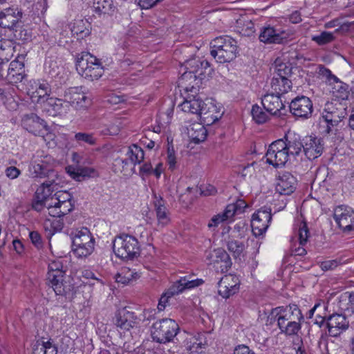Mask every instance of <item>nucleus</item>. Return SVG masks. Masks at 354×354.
I'll return each instance as SVG.
<instances>
[{"instance_id":"nucleus-61","label":"nucleus","mask_w":354,"mask_h":354,"mask_svg":"<svg viewBox=\"0 0 354 354\" xmlns=\"http://www.w3.org/2000/svg\"><path fill=\"white\" fill-rule=\"evenodd\" d=\"M199 189L201 194L204 196L214 195L217 192L216 187L210 184L201 185Z\"/></svg>"},{"instance_id":"nucleus-3","label":"nucleus","mask_w":354,"mask_h":354,"mask_svg":"<svg viewBox=\"0 0 354 354\" xmlns=\"http://www.w3.org/2000/svg\"><path fill=\"white\" fill-rule=\"evenodd\" d=\"M210 55L218 63L230 62L238 54L237 41L228 35L216 37L210 43Z\"/></svg>"},{"instance_id":"nucleus-57","label":"nucleus","mask_w":354,"mask_h":354,"mask_svg":"<svg viewBox=\"0 0 354 354\" xmlns=\"http://www.w3.org/2000/svg\"><path fill=\"white\" fill-rule=\"evenodd\" d=\"M256 162H253L247 165H239L236 172L241 174V177H246L247 176H252L254 174V165Z\"/></svg>"},{"instance_id":"nucleus-48","label":"nucleus","mask_w":354,"mask_h":354,"mask_svg":"<svg viewBox=\"0 0 354 354\" xmlns=\"http://www.w3.org/2000/svg\"><path fill=\"white\" fill-rule=\"evenodd\" d=\"M347 261L348 260L345 259L344 257H340L335 259L322 261L320 268L323 271L333 270L337 266L346 263Z\"/></svg>"},{"instance_id":"nucleus-58","label":"nucleus","mask_w":354,"mask_h":354,"mask_svg":"<svg viewBox=\"0 0 354 354\" xmlns=\"http://www.w3.org/2000/svg\"><path fill=\"white\" fill-rule=\"evenodd\" d=\"M167 162L169 166V169L171 171H173L176 168V158L173 147L171 149L169 147L167 149Z\"/></svg>"},{"instance_id":"nucleus-13","label":"nucleus","mask_w":354,"mask_h":354,"mask_svg":"<svg viewBox=\"0 0 354 354\" xmlns=\"http://www.w3.org/2000/svg\"><path fill=\"white\" fill-rule=\"evenodd\" d=\"M272 220L271 209L263 207L253 214L251 227L255 236L263 235L268 230Z\"/></svg>"},{"instance_id":"nucleus-24","label":"nucleus","mask_w":354,"mask_h":354,"mask_svg":"<svg viewBox=\"0 0 354 354\" xmlns=\"http://www.w3.org/2000/svg\"><path fill=\"white\" fill-rule=\"evenodd\" d=\"M155 198L153 207L157 219V227L158 229H162L167 226L171 222L170 213L165 205V201L162 197L158 198L155 196Z\"/></svg>"},{"instance_id":"nucleus-11","label":"nucleus","mask_w":354,"mask_h":354,"mask_svg":"<svg viewBox=\"0 0 354 354\" xmlns=\"http://www.w3.org/2000/svg\"><path fill=\"white\" fill-rule=\"evenodd\" d=\"M50 93L51 87L46 81H30L27 94L33 103L42 106L50 98Z\"/></svg>"},{"instance_id":"nucleus-47","label":"nucleus","mask_w":354,"mask_h":354,"mask_svg":"<svg viewBox=\"0 0 354 354\" xmlns=\"http://www.w3.org/2000/svg\"><path fill=\"white\" fill-rule=\"evenodd\" d=\"M251 114L253 120L257 124H263L266 122L269 119V115L264 111L261 107L257 104H254L252 107Z\"/></svg>"},{"instance_id":"nucleus-56","label":"nucleus","mask_w":354,"mask_h":354,"mask_svg":"<svg viewBox=\"0 0 354 354\" xmlns=\"http://www.w3.org/2000/svg\"><path fill=\"white\" fill-rule=\"evenodd\" d=\"M244 245L238 241L232 240L227 243V249L232 252L235 257H238L243 252Z\"/></svg>"},{"instance_id":"nucleus-53","label":"nucleus","mask_w":354,"mask_h":354,"mask_svg":"<svg viewBox=\"0 0 354 354\" xmlns=\"http://www.w3.org/2000/svg\"><path fill=\"white\" fill-rule=\"evenodd\" d=\"M74 140L80 145L86 143L89 145H95L96 144V138L93 133L79 132L75 134Z\"/></svg>"},{"instance_id":"nucleus-5","label":"nucleus","mask_w":354,"mask_h":354,"mask_svg":"<svg viewBox=\"0 0 354 354\" xmlns=\"http://www.w3.org/2000/svg\"><path fill=\"white\" fill-rule=\"evenodd\" d=\"M113 249L115 255L122 259H133L140 254L138 239L127 234H122L115 238Z\"/></svg>"},{"instance_id":"nucleus-27","label":"nucleus","mask_w":354,"mask_h":354,"mask_svg":"<svg viewBox=\"0 0 354 354\" xmlns=\"http://www.w3.org/2000/svg\"><path fill=\"white\" fill-rule=\"evenodd\" d=\"M337 102H327L322 113L323 121L326 124V129L325 131L328 133L331 131V128L338 124V120L337 115Z\"/></svg>"},{"instance_id":"nucleus-50","label":"nucleus","mask_w":354,"mask_h":354,"mask_svg":"<svg viewBox=\"0 0 354 354\" xmlns=\"http://www.w3.org/2000/svg\"><path fill=\"white\" fill-rule=\"evenodd\" d=\"M348 86L344 82H339L333 88V95L340 100H346L348 97Z\"/></svg>"},{"instance_id":"nucleus-52","label":"nucleus","mask_w":354,"mask_h":354,"mask_svg":"<svg viewBox=\"0 0 354 354\" xmlns=\"http://www.w3.org/2000/svg\"><path fill=\"white\" fill-rule=\"evenodd\" d=\"M292 74V67L286 63H281L276 65L273 77L288 78Z\"/></svg>"},{"instance_id":"nucleus-21","label":"nucleus","mask_w":354,"mask_h":354,"mask_svg":"<svg viewBox=\"0 0 354 354\" xmlns=\"http://www.w3.org/2000/svg\"><path fill=\"white\" fill-rule=\"evenodd\" d=\"M42 111L49 116L66 115L70 110L68 102L66 99L50 97L41 106Z\"/></svg>"},{"instance_id":"nucleus-16","label":"nucleus","mask_w":354,"mask_h":354,"mask_svg":"<svg viewBox=\"0 0 354 354\" xmlns=\"http://www.w3.org/2000/svg\"><path fill=\"white\" fill-rule=\"evenodd\" d=\"M193 68L185 71L178 80V86L184 94L191 93L192 95L198 93V84L202 80Z\"/></svg>"},{"instance_id":"nucleus-17","label":"nucleus","mask_w":354,"mask_h":354,"mask_svg":"<svg viewBox=\"0 0 354 354\" xmlns=\"http://www.w3.org/2000/svg\"><path fill=\"white\" fill-rule=\"evenodd\" d=\"M64 97L69 106L71 105L77 109L88 108L91 104V97L82 91V87L68 88L64 94Z\"/></svg>"},{"instance_id":"nucleus-7","label":"nucleus","mask_w":354,"mask_h":354,"mask_svg":"<svg viewBox=\"0 0 354 354\" xmlns=\"http://www.w3.org/2000/svg\"><path fill=\"white\" fill-rule=\"evenodd\" d=\"M179 330L178 324L171 319H162L153 324L151 336L154 341L165 344L173 340Z\"/></svg>"},{"instance_id":"nucleus-14","label":"nucleus","mask_w":354,"mask_h":354,"mask_svg":"<svg viewBox=\"0 0 354 354\" xmlns=\"http://www.w3.org/2000/svg\"><path fill=\"white\" fill-rule=\"evenodd\" d=\"M246 207L245 201L238 199L235 203L227 205L222 213L214 216L209 221L208 227H217L221 223L232 218L235 214L243 213Z\"/></svg>"},{"instance_id":"nucleus-37","label":"nucleus","mask_w":354,"mask_h":354,"mask_svg":"<svg viewBox=\"0 0 354 354\" xmlns=\"http://www.w3.org/2000/svg\"><path fill=\"white\" fill-rule=\"evenodd\" d=\"M66 171L71 177H95L98 175L92 167H78L75 165L67 166Z\"/></svg>"},{"instance_id":"nucleus-59","label":"nucleus","mask_w":354,"mask_h":354,"mask_svg":"<svg viewBox=\"0 0 354 354\" xmlns=\"http://www.w3.org/2000/svg\"><path fill=\"white\" fill-rule=\"evenodd\" d=\"M30 239L32 243L37 248L43 245L42 239L40 234L37 231H32L29 234Z\"/></svg>"},{"instance_id":"nucleus-46","label":"nucleus","mask_w":354,"mask_h":354,"mask_svg":"<svg viewBox=\"0 0 354 354\" xmlns=\"http://www.w3.org/2000/svg\"><path fill=\"white\" fill-rule=\"evenodd\" d=\"M187 65L190 66V68H193L196 71V73L198 75L199 77L201 79L205 76V73H206V70L210 67V64L209 62L207 60H196L193 59L190 60L187 63Z\"/></svg>"},{"instance_id":"nucleus-43","label":"nucleus","mask_w":354,"mask_h":354,"mask_svg":"<svg viewBox=\"0 0 354 354\" xmlns=\"http://www.w3.org/2000/svg\"><path fill=\"white\" fill-rule=\"evenodd\" d=\"M95 10L98 14L112 15L116 7L113 4V0H97L95 3Z\"/></svg>"},{"instance_id":"nucleus-54","label":"nucleus","mask_w":354,"mask_h":354,"mask_svg":"<svg viewBox=\"0 0 354 354\" xmlns=\"http://www.w3.org/2000/svg\"><path fill=\"white\" fill-rule=\"evenodd\" d=\"M297 234L299 245H305L308 242L310 234L309 230L306 222L302 221L299 223Z\"/></svg>"},{"instance_id":"nucleus-30","label":"nucleus","mask_w":354,"mask_h":354,"mask_svg":"<svg viewBox=\"0 0 354 354\" xmlns=\"http://www.w3.org/2000/svg\"><path fill=\"white\" fill-rule=\"evenodd\" d=\"M184 97V101L180 104L183 111L198 114L201 111V104H203V100L198 96V94L192 95L191 93H187Z\"/></svg>"},{"instance_id":"nucleus-26","label":"nucleus","mask_w":354,"mask_h":354,"mask_svg":"<svg viewBox=\"0 0 354 354\" xmlns=\"http://www.w3.org/2000/svg\"><path fill=\"white\" fill-rule=\"evenodd\" d=\"M43 227L47 239L50 241L51 238L56 233L60 232L64 227L63 218L59 216H49L43 221Z\"/></svg>"},{"instance_id":"nucleus-39","label":"nucleus","mask_w":354,"mask_h":354,"mask_svg":"<svg viewBox=\"0 0 354 354\" xmlns=\"http://www.w3.org/2000/svg\"><path fill=\"white\" fill-rule=\"evenodd\" d=\"M8 41L11 43L15 41V43L19 41L25 42L31 39V35L27 30L23 28V24H21L19 28H15L9 32Z\"/></svg>"},{"instance_id":"nucleus-22","label":"nucleus","mask_w":354,"mask_h":354,"mask_svg":"<svg viewBox=\"0 0 354 354\" xmlns=\"http://www.w3.org/2000/svg\"><path fill=\"white\" fill-rule=\"evenodd\" d=\"M349 326V322L342 314H333L326 320V327L328 335L337 337L346 331Z\"/></svg>"},{"instance_id":"nucleus-36","label":"nucleus","mask_w":354,"mask_h":354,"mask_svg":"<svg viewBox=\"0 0 354 354\" xmlns=\"http://www.w3.org/2000/svg\"><path fill=\"white\" fill-rule=\"evenodd\" d=\"M230 279V277L225 276V277L221 278V279L218 282V292L223 298H229L239 290V286L238 284H230L229 280Z\"/></svg>"},{"instance_id":"nucleus-49","label":"nucleus","mask_w":354,"mask_h":354,"mask_svg":"<svg viewBox=\"0 0 354 354\" xmlns=\"http://www.w3.org/2000/svg\"><path fill=\"white\" fill-rule=\"evenodd\" d=\"M71 199L72 196L69 192L57 189L53 194L50 201L53 206H55L57 204L71 202Z\"/></svg>"},{"instance_id":"nucleus-45","label":"nucleus","mask_w":354,"mask_h":354,"mask_svg":"<svg viewBox=\"0 0 354 354\" xmlns=\"http://www.w3.org/2000/svg\"><path fill=\"white\" fill-rule=\"evenodd\" d=\"M14 53L13 44L10 41L2 39L0 41V60L8 62Z\"/></svg>"},{"instance_id":"nucleus-63","label":"nucleus","mask_w":354,"mask_h":354,"mask_svg":"<svg viewBox=\"0 0 354 354\" xmlns=\"http://www.w3.org/2000/svg\"><path fill=\"white\" fill-rule=\"evenodd\" d=\"M205 347L202 345L196 344V341H190V345L188 346V349L191 353H200L203 352V349Z\"/></svg>"},{"instance_id":"nucleus-34","label":"nucleus","mask_w":354,"mask_h":354,"mask_svg":"<svg viewBox=\"0 0 354 354\" xmlns=\"http://www.w3.org/2000/svg\"><path fill=\"white\" fill-rule=\"evenodd\" d=\"M59 189L57 183H55V180L46 181L43 183L40 187H39L35 192V196L37 198H44L45 200H51L53 195V193Z\"/></svg>"},{"instance_id":"nucleus-33","label":"nucleus","mask_w":354,"mask_h":354,"mask_svg":"<svg viewBox=\"0 0 354 354\" xmlns=\"http://www.w3.org/2000/svg\"><path fill=\"white\" fill-rule=\"evenodd\" d=\"M213 263L214 264H220L219 268L222 272H227L231 268L232 261L230 255L225 250L222 248H218L214 250Z\"/></svg>"},{"instance_id":"nucleus-64","label":"nucleus","mask_w":354,"mask_h":354,"mask_svg":"<svg viewBox=\"0 0 354 354\" xmlns=\"http://www.w3.org/2000/svg\"><path fill=\"white\" fill-rule=\"evenodd\" d=\"M72 160L74 162V165L78 167H84L83 166V164L84 163L83 156L81 154L77 152H73L72 153Z\"/></svg>"},{"instance_id":"nucleus-42","label":"nucleus","mask_w":354,"mask_h":354,"mask_svg":"<svg viewBox=\"0 0 354 354\" xmlns=\"http://www.w3.org/2000/svg\"><path fill=\"white\" fill-rule=\"evenodd\" d=\"M237 31L245 37H251L255 32L254 24L251 20H244L239 19L236 21Z\"/></svg>"},{"instance_id":"nucleus-6","label":"nucleus","mask_w":354,"mask_h":354,"mask_svg":"<svg viewBox=\"0 0 354 354\" xmlns=\"http://www.w3.org/2000/svg\"><path fill=\"white\" fill-rule=\"evenodd\" d=\"M204 281L201 279H192L191 275H185L180 277L174 282L166 292L161 296L158 308L159 310H163L168 302L169 298L174 295H179L186 290H190L202 285Z\"/></svg>"},{"instance_id":"nucleus-8","label":"nucleus","mask_w":354,"mask_h":354,"mask_svg":"<svg viewBox=\"0 0 354 354\" xmlns=\"http://www.w3.org/2000/svg\"><path fill=\"white\" fill-rule=\"evenodd\" d=\"M94 245L95 239L86 227L77 231L73 237V251L78 257H86L90 255L94 250Z\"/></svg>"},{"instance_id":"nucleus-9","label":"nucleus","mask_w":354,"mask_h":354,"mask_svg":"<svg viewBox=\"0 0 354 354\" xmlns=\"http://www.w3.org/2000/svg\"><path fill=\"white\" fill-rule=\"evenodd\" d=\"M290 155L282 140L272 142L266 152V162L274 167H283L289 160Z\"/></svg>"},{"instance_id":"nucleus-2","label":"nucleus","mask_w":354,"mask_h":354,"mask_svg":"<svg viewBox=\"0 0 354 354\" xmlns=\"http://www.w3.org/2000/svg\"><path fill=\"white\" fill-rule=\"evenodd\" d=\"M281 308L278 316V327L281 333L287 336L297 335L301 330V322L304 319L301 310L295 304Z\"/></svg>"},{"instance_id":"nucleus-35","label":"nucleus","mask_w":354,"mask_h":354,"mask_svg":"<svg viewBox=\"0 0 354 354\" xmlns=\"http://www.w3.org/2000/svg\"><path fill=\"white\" fill-rule=\"evenodd\" d=\"M200 109L201 111H200L197 115L200 117V119L205 123H207V124H212L218 120L220 117L214 115L216 109L212 103L207 104L203 101V104H201Z\"/></svg>"},{"instance_id":"nucleus-18","label":"nucleus","mask_w":354,"mask_h":354,"mask_svg":"<svg viewBox=\"0 0 354 354\" xmlns=\"http://www.w3.org/2000/svg\"><path fill=\"white\" fill-rule=\"evenodd\" d=\"M23 12L18 8H8L0 13V26L6 29V32H10L15 28H19Z\"/></svg>"},{"instance_id":"nucleus-38","label":"nucleus","mask_w":354,"mask_h":354,"mask_svg":"<svg viewBox=\"0 0 354 354\" xmlns=\"http://www.w3.org/2000/svg\"><path fill=\"white\" fill-rule=\"evenodd\" d=\"M292 82L288 78L272 77V89L279 95L287 93L292 88Z\"/></svg>"},{"instance_id":"nucleus-1","label":"nucleus","mask_w":354,"mask_h":354,"mask_svg":"<svg viewBox=\"0 0 354 354\" xmlns=\"http://www.w3.org/2000/svg\"><path fill=\"white\" fill-rule=\"evenodd\" d=\"M62 262L53 261L48 264L47 279L56 295L71 300L75 294V288L72 280L66 275Z\"/></svg>"},{"instance_id":"nucleus-19","label":"nucleus","mask_w":354,"mask_h":354,"mask_svg":"<svg viewBox=\"0 0 354 354\" xmlns=\"http://www.w3.org/2000/svg\"><path fill=\"white\" fill-rule=\"evenodd\" d=\"M290 111L297 118H308L311 116L313 106L311 100L306 96H297L290 104Z\"/></svg>"},{"instance_id":"nucleus-44","label":"nucleus","mask_w":354,"mask_h":354,"mask_svg":"<svg viewBox=\"0 0 354 354\" xmlns=\"http://www.w3.org/2000/svg\"><path fill=\"white\" fill-rule=\"evenodd\" d=\"M74 208L71 202H66L61 204H57L53 206L50 210L49 216L63 217L71 212Z\"/></svg>"},{"instance_id":"nucleus-29","label":"nucleus","mask_w":354,"mask_h":354,"mask_svg":"<svg viewBox=\"0 0 354 354\" xmlns=\"http://www.w3.org/2000/svg\"><path fill=\"white\" fill-rule=\"evenodd\" d=\"M281 140L283 141V145H285L286 149L290 156H298L301 151L304 141L300 140V137L298 135L288 133Z\"/></svg>"},{"instance_id":"nucleus-40","label":"nucleus","mask_w":354,"mask_h":354,"mask_svg":"<svg viewBox=\"0 0 354 354\" xmlns=\"http://www.w3.org/2000/svg\"><path fill=\"white\" fill-rule=\"evenodd\" d=\"M71 32L73 35H76L77 39H82L91 34L90 24L83 20L76 21L72 28Z\"/></svg>"},{"instance_id":"nucleus-15","label":"nucleus","mask_w":354,"mask_h":354,"mask_svg":"<svg viewBox=\"0 0 354 354\" xmlns=\"http://www.w3.org/2000/svg\"><path fill=\"white\" fill-rule=\"evenodd\" d=\"M333 218L344 232L348 233L354 230V211L351 207L345 205L336 207Z\"/></svg>"},{"instance_id":"nucleus-32","label":"nucleus","mask_w":354,"mask_h":354,"mask_svg":"<svg viewBox=\"0 0 354 354\" xmlns=\"http://www.w3.org/2000/svg\"><path fill=\"white\" fill-rule=\"evenodd\" d=\"M297 186L296 178H277L275 190L280 195H290Z\"/></svg>"},{"instance_id":"nucleus-23","label":"nucleus","mask_w":354,"mask_h":354,"mask_svg":"<svg viewBox=\"0 0 354 354\" xmlns=\"http://www.w3.org/2000/svg\"><path fill=\"white\" fill-rule=\"evenodd\" d=\"M324 141L321 138L307 136L304 139L303 151L309 160L319 157L324 151Z\"/></svg>"},{"instance_id":"nucleus-20","label":"nucleus","mask_w":354,"mask_h":354,"mask_svg":"<svg viewBox=\"0 0 354 354\" xmlns=\"http://www.w3.org/2000/svg\"><path fill=\"white\" fill-rule=\"evenodd\" d=\"M24 57L18 56L12 61L8 68L6 81L11 84H15L23 81L26 77L24 64Z\"/></svg>"},{"instance_id":"nucleus-4","label":"nucleus","mask_w":354,"mask_h":354,"mask_svg":"<svg viewBox=\"0 0 354 354\" xmlns=\"http://www.w3.org/2000/svg\"><path fill=\"white\" fill-rule=\"evenodd\" d=\"M75 65L77 73L91 81L98 80L104 73L100 60L88 52L77 54Z\"/></svg>"},{"instance_id":"nucleus-28","label":"nucleus","mask_w":354,"mask_h":354,"mask_svg":"<svg viewBox=\"0 0 354 354\" xmlns=\"http://www.w3.org/2000/svg\"><path fill=\"white\" fill-rule=\"evenodd\" d=\"M114 323L121 330H129L134 326L136 317L133 313L122 309L115 314Z\"/></svg>"},{"instance_id":"nucleus-41","label":"nucleus","mask_w":354,"mask_h":354,"mask_svg":"<svg viewBox=\"0 0 354 354\" xmlns=\"http://www.w3.org/2000/svg\"><path fill=\"white\" fill-rule=\"evenodd\" d=\"M32 354H57V348L50 340L37 341L33 346Z\"/></svg>"},{"instance_id":"nucleus-12","label":"nucleus","mask_w":354,"mask_h":354,"mask_svg":"<svg viewBox=\"0 0 354 354\" xmlns=\"http://www.w3.org/2000/svg\"><path fill=\"white\" fill-rule=\"evenodd\" d=\"M22 127L36 136L44 138V130H48L47 122L35 113L24 114L21 120Z\"/></svg>"},{"instance_id":"nucleus-51","label":"nucleus","mask_w":354,"mask_h":354,"mask_svg":"<svg viewBox=\"0 0 354 354\" xmlns=\"http://www.w3.org/2000/svg\"><path fill=\"white\" fill-rule=\"evenodd\" d=\"M335 39L333 33L323 31L318 35L312 37V40L317 44L319 46L326 45L334 41Z\"/></svg>"},{"instance_id":"nucleus-10","label":"nucleus","mask_w":354,"mask_h":354,"mask_svg":"<svg viewBox=\"0 0 354 354\" xmlns=\"http://www.w3.org/2000/svg\"><path fill=\"white\" fill-rule=\"evenodd\" d=\"M289 34L283 28L270 24L263 26L259 39L266 44H281L288 41Z\"/></svg>"},{"instance_id":"nucleus-31","label":"nucleus","mask_w":354,"mask_h":354,"mask_svg":"<svg viewBox=\"0 0 354 354\" xmlns=\"http://www.w3.org/2000/svg\"><path fill=\"white\" fill-rule=\"evenodd\" d=\"M187 133L192 142L198 144L206 139L207 131L201 123L195 122L187 127Z\"/></svg>"},{"instance_id":"nucleus-55","label":"nucleus","mask_w":354,"mask_h":354,"mask_svg":"<svg viewBox=\"0 0 354 354\" xmlns=\"http://www.w3.org/2000/svg\"><path fill=\"white\" fill-rule=\"evenodd\" d=\"M32 209L37 211L41 212L44 207L47 208L48 214H49L50 210L53 207L52 203L50 200H45L44 198H37L35 196V198L32 201Z\"/></svg>"},{"instance_id":"nucleus-60","label":"nucleus","mask_w":354,"mask_h":354,"mask_svg":"<svg viewBox=\"0 0 354 354\" xmlns=\"http://www.w3.org/2000/svg\"><path fill=\"white\" fill-rule=\"evenodd\" d=\"M281 310V306L272 309L267 317V324H272L276 322L278 324V316H279Z\"/></svg>"},{"instance_id":"nucleus-62","label":"nucleus","mask_w":354,"mask_h":354,"mask_svg":"<svg viewBox=\"0 0 354 354\" xmlns=\"http://www.w3.org/2000/svg\"><path fill=\"white\" fill-rule=\"evenodd\" d=\"M233 354H255L250 348L245 345L241 344L237 346L234 350Z\"/></svg>"},{"instance_id":"nucleus-25","label":"nucleus","mask_w":354,"mask_h":354,"mask_svg":"<svg viewBox=\"0 0 354 354\" xmlns=\"http://www.w3.org/2000/svg\"><path fill=\"white\" fill-rule=\"evenodd\" d=\"M261 104L266 112L276 115L285 107L280 95L278 94H266L261 98Z\"/></svg>"}]
</instances>
